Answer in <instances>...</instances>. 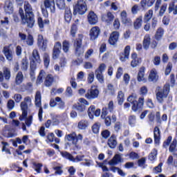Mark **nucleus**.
Listing matches in <instances>:
<instances>
[{
    "label": "nucleus",
    "mask_w": 177,
    "mask_h": 177,
    "mask_svg": "<svg viewBox=\"0 0 177 177\" xmlns=\"http://www.w3.org/2000/svg\"><path fill=\"white\" fill-rule=\"evenodd\" d=\"M23 81H24V75H23V72L19 71L15 76V84L16 85H21Z\"/></svg>",
    "instance_id": "393cba45"
},
{
    "label": "nucleus",
    "mask_w": 177,
    "mask_h": 177,
    "mask_svg": "<svg viewBox=\"0 0 177 177\" xmlns=\"http://www.w3.org/2000/svg\"><path fill=\"white\" fill-rule=\"evenodd\" d=\"M87 81L88 84H92V82L95 81V73L93 72H91L88 73Z\"/></svg>",
    "instance_id": "4d7b16f0"
},
{
    "label": "nucleus",
    "mask_w": 177,
    "mask_h": 177,
    "mask_svg": "<svg viewBox=\"0 0 177 177\" xmlns=\"http://www.w3.org/2000/svg\"><path fill=\"white\" fill-rule=\"evenodd\" d=\"M28 106H32V102L31 97L28 96L24 99V102H21L20 104L21 110L22 111V118H26L27 117Z\"/></svg>",
    "instance_id": "423d86ee"
},
{
    "label": "nucleus",
    "mask_w": 177,
    "mask_h": 177,
    "mask_svg": "<svg viewBox=\"0 0 177 177\" xmlns=\"http://www.w3.org/2000/svg\"><path fill=\"white\" fill-rule=\"evenodd\" d=\"M102 20L106 23V24H110L113 22V20H114V15L110 12L104 14L102 15Z\"/></svg>",
    "instance_id": "dca6fc26"
},
{
    "label": "nucleus",
    "mask_w": 177,
    "mask_h": 177,
    "mask_svg": "<svg viewBox=\"0 0 177 177\" xmlns=\"http://www.w3.org/2000/svg\"><path fill=\"white\" fill-rule=\"evenodd\" d=\"M47 76L48 75H46V72L44 70H41L36 80L37 85H41V84L44 82V80L46 79Z\"/></svg>",
    "instance_id": "6ab92c4d"
},
{
    "label": "nucleus",
    "mask_w": 177,
    "mask_h": 177,
    "mask_svg": "<svg viewBox=\"0 0 177 177\" xmlns=\"http://www.w3.org/2000/svg\"><path fill=\"white\" fill-rule=\"evenodd\" d=\"M27 68H28V60L26 58H24L21 61V69L26 71Z\"/></svg>",
    "instance_id": "864d4df0"
},
{
    "label": "nucleus",
    "mask_w": 177,
    "mask_h": 177,
    "mask_svg": "<svg viewBox=\"0 0 177 177\" xmlns=\"http://www.w3.org/2000/svg\"><path fill=\"white\" fill-rule=\"evenodd\" d=\"M42 163H33V168L37 174H41V169H42Z\"/></svg>",
    "instance_id": "49530a36"
},
{
    "label": "nucleus",
    "mask_w": 177,
    "mask_h": 177,
    "mask_svg": "<svg viewBox=\"0 0 177 177\" xmlns=\"http://www.w3.org/2000/svg\"><path fill=\"white\" fill-rule=\"evenodd\" d=\"M4 10L6 12L8 13V15L13 13V3L10 1H7L6 2Z\"/></svg>",
    "instance_id": "bb28decb"
},
{
    "label": "nucleus",
    "mask_w": 177,
    "mask_h": 177,
    "mask_svg": "<svg viewBox=\"0 0 177 177\" xmlns=\"http://www.w3.org/2000/svg\"><path fill=\"white\" fill-rule=\"evenodd\" d=\"M153 135H154V142L156 145H158L160 143V139H161L160 131L158 127H156L154 128Z\"/></svg>",
    "instance_id": "5701e85b"
},
{
    "label": "nucleus",
    "mask_w": 177,
    "mask_h": 177,
    "mask_svg": "<svg viewBox=\"0 0 177 177\" xmlns=\"http://www.w3.org/2000/svg\"><path fill=\"white\" fill-rule=\"evenodd\" d=\"M52 84H53V76L48 74L46 77L44 84L46 86H52Z\"/></svg>",
    "instance_id": "7c9ffc66"
},
{
    "label": "nucleus",
    "mask_w": 177,
    "mask_h": 177,
    "mask_svg": "<svg viewBox=\"0 0 177 177\" xmlns=\"http://www.w3.org/2000/svg\"><path fill=\"white\" fill-rule=\"evenodd\" d=\"M41 92L40 91H37L35 96V104L36 107H38L39 109V113H38V117H39V120L42 122V114L44 113V110L42 109V102H41Z\"/></svg>",
    "instance_id": "0eeeda50"
},
{
    "label": "nucleus",
    "mask_w": 177,
    "mask_h": 177,
    "mask_svg": "<svg viewBox=\"0 0 177 177\" xmlns=\"http://www.w3.org/2000/svg\"><path fill=\"white\" fill-rule=\"evenodd\" d=\"M25 122L27 127H31V124H32V115H30L28 118H26Z\"/></svg>",
    "instance_id": "338daca9"
},
{
    "label": "nucleus",
    "mask_w": 177,
    "mask_h": 177,
    "mask_svg": "<svg viewBox=\"0 0 177 177\" xmlns=\"http://www.w3.org/2000/svg\"><path fill=\"white\" fill-rule=\"evenodd\" d=\"M62 49L64 52H65V53H67V52H68L70 49V43L68 41L65 40L62 43Z\"/></svg>",
    "instance_id": "de8ad7c7"
},
{
    "label": "nucleus",
    "mask_w": 177,
    "mask_h": 177,
    "mask_svg": "<svg viewBox=\"0 0 177 177\" xmlns=\"http://www.w3.org/2000/svg\"><path fill=\"white\" fill-rule=\"evenodd\" d=\"M145 80V67H141L138 74V82H142Z\"/></svg>",
    "instance_id": "473e14b6"
},
{
    "label": "nucleus",
    "mask_w": 177,
    "mask_h": 177,
    "mask_svg": "<svg viewBox=\"0 0 177 177\" xmlns=\"http://www.w3.org/2000/svg\"><path fill=\"white\" fill-rule=\"evenodd\" d=\"M60 154L63 158H66V160H68L69 161H72L73 155L67 151H61Z\"/></svg>",
    "instance_id": "37998d69"
},
{
    "label": "nucleus",
    "mask_w": 177,
    "mask_h": 177,
    "mask_svg": "<svg viewBox=\"0 0 177 177\" xmlns=\"http://www.w3.org/2000/svg\"><path fill=\"white\" fill-rule=\"evenodd\" d=\"M143 24V17L140 16L138 18L136 19L133 23V27L135 30H139L140 27H142V24Z\"/></svg>",
    "instance_id": "cd10ccee"
},
{
    "label": "nucleus",
    "mask_w": 177,
    "mask_h": 177,
    "mask_svg": "<svg viewBox=\"0 0 177 177\" xmlns=\"http://www.w3.org/2000/svg\"><path fill=\"white\" fill-rule=\"evenodd\" d=\"M61 50L62 43L57 41L55 43L54 48L53 50V59H54V60H56V59H59Z\"/></svg>",
    "instance_id": "f8f14e48"
},
{
    "label": "nucleus",
    "mask_w": 177,
    "mask_h": 177,
    "mask_svg": "<svg viewBox=\"0 0 177 177\" xmlns=\"http://www.w3.org/2000/svg\"><path fill=\"white\" fill-rule=\"evenodd\" d=\"M55 102H57V109H59V110H64L66 107V104L64 103V102H63V100H62V98H60V97H56Z\"/></svg>",
    "instance_id": "c756f323"
},
{
    "label": "nucleus",
    "mask_w": 177,
    "mask_h": 177,
    "mask_svg": "<svg viewBox=\"0 0 177 177\" xmlns=\"http://www.w3.org/2000/svg\"><path fill=\"white\" fill-rule=\"evenodd\" d=\"M41 56L39 55V52L38 50L34 49L32 53V56L30 57V64H41Z\"/></svg>",
    "instance_id": "9d476101"
},
{
    "label": "nucleus",
    "mask_w": 177,
    "mask_h": 177,
    "mask_svg": "<svg viewBox=\"0 0 177 177\" xmlns=\"http://www.w3.org/2000/svg\"><path fill=\"white\" fill-rule=\"evenodd\" d=\"M84 158H85V155H77L75 157L72 156V162H81V161H84Z\"/></svg>",
    "instance_id": "58836bf2"
},
{
    "label": "nucleus",
    "mask_w": 177,
    "mask_h": 177,
    "mask_svg": "<svg viewBox=\"0 0 177 177\" xmlns=\"http://www.w3.org/2000/svg\"><path fill=\"white\" fill-rule=\"evenodd\" d=\"M108 146L110 149H115L117 147V137L113 134L108 140Z\"/></svg>",
    "instance_id": "412c9836"
},
{
    "label": "nucleus",
    "mask_w": 177,
    "mask_h": 177,
    "mask_svg": "<svg viewBox=\"0 0 177 177\" xmlns=\"http://www.w3.org/2000/svg\"><path fill=\"white\" fill-rule=\"evenodd\" d=\"M124 160L122 159V153L115 154L113 158L109 162V165H117L120 162H122Z\"/></svg>",
    "instance_id": "4468645a"
},
{
    "label": "nucleus",
    "mask_w": 177,
    "mask_h": 177,
    "mask_svg": "<svg viewBox=\"0 0 177 177\" xmlns=\"http://www.w3.org/2000/svg\"><path fill=\"white\" fill-rule=\"evenodd\" d=\"M157 158V151L156 149H153L149 156V160H150L151 161L154 160L155 158Z\"/></svg>",
    "instance_id": "13d9d810"
},
{
    "label": "nucleus",
    "mask_w": 177,
    "mask_h": 177,
    "mask_svg": "<svg viewBox=\"0 0 177 177\" xmlns=\"http://www.w3.org/2000/svg\"><path fill=\"white\" fill-rule=\"evenodd\" d=\"M65 139H66L68 142H71V147L73 149V150L76 151L81 150V142L84 140V136H82V134H77V133L73 131L66 135L65 136Z\"/></svg>",
    "instance_id": "f03ea898"
},
{
    "label": "nucleus",
    "mask_w": 177,
    "mask_h": 177,
    "mask_svg": "<svg viewBox=\"0 0 177 177\" xmlns=\"http://www.w3.org/2000/svg\"><path fill=\"white\" fill-rule=\"evenodd\" d=\"M149 80L152 82H157L158 80V75H157V71H156V69H152L151 71L149 76Z\"/></svg>",
    "instance_id": "a878e982"
},
{
    "label": "nucleus",
    "mask_w": 177,
    "mask_h": 177,
    "mask_svg": "<svg viewBox=\"0 0 177 177\" xmlns=\"http://www.w3.org/2000/svg\"><path fill=\"white\" fill-rule=\"evenodd\" d=\"M82 35H80V38L79 39H76V40L74 42V48H80L81 46H82Z\"/></svg>",
    "instance_id": "a18cd8bd"
},
{
    "label": "nucleus",
    "mask_w": 177,
    "mask_h": 177,
    "mask_svg": "<svg viewBox=\"0 0 177 177\" xmlns=\"http://www.w3.org/2000/svg\"><path fill=\"white\" fill-rule=\"evenodd\" d=\"M99 96V90L96 88L95 86H92L91 89L87 91V93L85 95L86 99H96Z\"/></svg>",
    "instance_id": "9b49d317"
},
{
    "label": "nucleus",
    "mask_w": 177,
    "mask_h": 177,
    "mask_svg": "<svg viewBox=\"0 0 177 177\" xmlns=\"http://www.w3.org/2000/svg\"><path fill=\"white\" fill-rule=\"evenodd\" d=\"M106 68H107V66H106V64L102 63L95 71V77L97 81L100 82V84L104 83V75H103V73L106 71Z\"/></svg>",
    "instance_id": "39448f33"
},
{
    "label": "nucleus",
    "mask_w": 177,
    "mask_h": 177,
    "mask_svg": "<svg viewBox=\"0 0 177 177\" xmlns=\"http://www.w3.org/2000/svg\"><path fill=\"white\" fill-rule=\"evenodd\" d=\"M26 44L27 45H29V46H31L34 45V37L31 35H28L26 38Z\"/></svg>",
    "instance_id": "6e6d98bb"
},
{
    "label": "nucleus",
    "mask_w": 177,
    "mask_h": 177,
    "mask_svg": "<svg viewBox=\"0 0 177 177\" xmlns=\"http://www.w3.org/2000/svg\"><path fill=\"white\" fill-rule=\"evenodd\" d=\"M43 57L44 66L46 67V68H48V67H49V63H50V57H49V55L48 53H44Z\"/></svg>",
    "instance_id": "a19ab883"
},
{
    "label": "nucleus",
    "mask_w": 177,
    "mask_h": 177,
    "mask_svg": "<svg viewBox=\"0 0 177 177\" xmlns=\"http://www.w3.org/2000/svg\"><path fill=\"white\" fill-rule=\"evenodd\" d=\"M121 21L123 24H132V20L128 18L127 11L123 10L120 14Z\"/></svg>",
    "instance_id": "aec40b11"
},
{
    "label": "nucleus",
    "mask_w": 177,
    "mask_h": 177,
    "mask_svg": "<svg viewBox=\"0 0 177 177\" xmlns=\"http://www.w3.org/2000/svg\"><path fill=\"white\" fill-rule=\"evenodd\" d=\"M57 6L61 10L66 9V1L64 0H55Z\"/></svg>",
    "instance_id": "79ce46f5"
},
{
    "label": "nucleus",
    "mask_w": 177,
    "mask_h": 177,
    "mask_svg": "<svg viewBox=\"0 0 177 177\" xmlns=\"http://www.w3.org/2000/svg\"><path fill=\"white\" fill-rule=\"evenodd\" d=\"M77 31H78V27L77 24H73L71 28V35L72 37H75V34H77Z\"/></svg>",
    "instance_id": "09e8293b"
},
{
    "label": "nucleus",
    "mask_w": 177,
    "mask_h": 177,
    "mask_svg": "<svg viewBox=\"0 0 177 177\" xmlns=\"http://www.w3.org/2000/svg\"><path fill=\"white\" fill-rule=\"evenodd\" d=\"M156 95V100L158 103H164L166 97H168V93H169V84L164 86L163 88L160 86H157L155 91Z\"/></svg>",
    "instance_id": "20e7f679"
},
{
    "label": "nucleus",
    "mask_w": 177,
    "mask_h": 177,
    "mask_svg": "<svg viewBox=\"0 0 177 177\" xmlns=\"http://www.w3.org/2000/svg\"><path fill=\"white\" fill-rule=\"evenodd\" d=\"M130 52H131V46H127L124 48V53L120 54V59L122 62H127V60H128V59H129V53Z\"/></svg>",
    "instance_id": "f3484780"
},
{
    "label": "nucleus",
    "mask_w": 177,
    "mask_h": 177,
    "mask_svg": "<svg viewBox=\"0 0 177 177\" xmlns=\"http://www.w3.org/2000/svg\"><path fill=\"white\" fill-rule=\"evenodd\" d=\"M93 133H99V129H100V124L95 123L92 127Z\"/></svg>",
    "instance_id": "680f3d73"
},
{
    "label": "nucleus",
    "mask_w": 177,
    "mask_h": 177,
    "mask_svg": "<svg viewBox=\"0 0 177 177\" xmlns=\"http://www.w3.org/2000/svg\"><path fill=\"white\" fill-rule=\"evenodd\" d=\"M87 19L89 24H91V26H95V24H96V23H97L99 20V19L97 18V15L93 11H90L88 12Z\"/></svg>",
    "instance_id": "ddd939ff"
},
{
    "label": "nucleus",
    "mask_w": 177,
    "mask_h": 177,
    "mask_svg": "<svg viewBox=\"0 0 177 177\" xmlns=\"http://www.w3.org/2000/svg\"><path fill=\"white\" fill-rule=\"evenodd\" d=\"M176 145H177V140L174 138L169 148V151H170V153H173V151H175V149H176Z\"/></svg>",
    "instance_id": "3c124183"
},
{
    "label": "nucleus",
    "mask_w": 177,
    "mask_h": 177,
    "mask_svg": "<svg viewBox=\"0 0 177 177\" xmlns=\"http://www.w3.org/2000/svg\"><path fill=\"white\" fill-rule=\"evenodd\" d=\"M125 94L122 92V91H120L118 93V103L119 106H122L124 101L125 100Z\"/></svg>",
    "instance_id": "c85d7f7f"
},
{
    "label": "nucleus",
    "mask_w": 177,
    "mask_h": 177,
    "mask_svg": "<svg viewBox=\"0 0 177 177\" xmlns=\"http://www.w3.org/2000/svg\"><path fill=\"white\" fill-rule=\"evenodd\" d=\"M95 108L94 106H91L88 109V117L89 118H91V120L93 119V115L95 114Z\"/></svg>",
    "instance_id": "8fccbe9b"
},
{
    "label": "nucleus",
    "mask_w": 177,
    "mask_h": 177,
    "mask_svg": "<svg viewBox=\"0 0 177 177\" xmlns=\"http://www.w3.org/2000/svg\"><path fill=\"white\" fill-rule=\"evenodd\" d=\"M74 10L79 15H85V13H86V10H88L85 1L77 0L74 7Z\"/></svg>",
    "instance_id": "6e6552de"
},
{
    "label": "nucleus",
    "mask_w": 177,
    "mask_h": 177,
    "mask_svg": "<svg viewBox=\"0 0 177 177\" xmlns=\"http://www.w3.org/2000/svg\"><path fill=\"white\" fill-rule=\"evenodd\" d=\"M129 158H131V160H138L139 155L136 153V152H131L129 154Z\"/></svg>",
    "instance_id": "774afa93"
},
{
    "label": "nucleus",
    "mask_w": 177,
    "mask_h": 177,
    "mask_svg": "<svg viewBox=\"0 0 177 177\" xmlns=\"http://www.w3.org/2000/svg\"><path fill=\"white\" fill-rule=\"evenodd\" d=\"M24 8L25 10V15L23 8H20L19 10L21 23L24 26H27L29 28H32L35 24L34 12H32V6H31V4H30L28 1H25Z\"/></svg>",
    "instance_id": "f257e3e1"
},
{
    "label": "nucleus",
    "mask_w": 177,
    "mask_h": 177,
    "mask_svg": "<svg viewBox=\"0 0 177 177\" xmlns=\"http://www.w3.org/2000/svg\"><path fill=\"white\" fill-rule=\"evenodd\" d=\"M3 52L7 60H9L10 62V60L13 59V53L12 52V50H10V49L9 48V46H5L3 48Z\"/></svg>",
    "instance_id": "b1692460"
},
{
    "label": "nucleus",
    "mask_w": 177,
    "mask_h": 177,
    "mask_svg": "<svg viewBox=\"0 0 177 177\" xmlns=\"http://www.w3.org/2000/svg\"><path fill=\"white\" fill-rule=\"evenodd\" d=\"M37 70V64H30V76L32 80H35V71Z\"/></svg>",
    "instance_id": "ea45409f"
},
{
    "label": "nucleus",
    "mask_w": 177,
    "mask_h": 177,
    "mask_svg": "<svg viewBox=\"0 0 177 177\" xmlns=\"http://www.w3.org/2000/svg\"><path fill=\"white\" fill-rule=\"evenodd\" d=\"M172 71V64L169 63L165 70V75H169Z\"/></svg>",
    "instance_id": "69168bd1"
},
{
    "label": "nucleus",
    "mask_w": 177,
    "mask_h": 177,
    "mask_svg": "<svg viewBox=\"0 0 177 177\" xmlns=\"http://www.w3.org/2000/svg\"><path fill=\"white\" fill-rule=\"evenodd\" d=\"M129 124L131 127H135L136 124V116L135 115H131L129 116Z\"/></svg>",
    "instance_id": "c03bdc74"
},
{
    "label": "nucleus",
    "mask_w": 177,
    "mask_h": 177,
    "mask_svg": "<svg viewBox=\"0 0 177 177\" xmlns=\"http://www.w3.org/2000/svg\"><path fill=\"white\" fill-rule=\"evenodd\" d=\"M164 35V29L162 28H158L156 33L155 35V38L157 39V41H160L161 38H162V36Z\"/></svg>",
    "instance_id": "f704fd0d"
},
{
    "label": "nucleus",
    "mask_w": 177,
    "mask_h": 177,
    "mask_svg": "<svg viewBox=\"0 0 177 177\" xmlns=\"http://www.w3.org/2000/svg\"><path fill=\"white\" fill-rule=\"evenodd\" d=\"M151 17H153V10H149L145 15L144 23H147L149 21H150V20H151Z\"/></svg>",
    "instance_id": "72a5a7b5"
},
{
    "label": "nucleus",
    "mask_w": 177,
    "mask_h": 177,
    "mask_svg": "<svg viewBox=\"0 0 177 177\" xmlns=\"http://www.w3.org/2000/svg\"><path fill=\"white\" fill-rule=\"evenodd\" d=\"M40 9L44 17H48V12H51V13H55V10H56L55 0H44L41 1L40 5Z\"/></svg>",
    "instance_id": "7ed1b4c3"
},
{
    "label": "nucleus",
    "mask_w": 177,
    "mask_h": 177,
    "mask_svg": "<svg viewBox=\"0 0 177 177\" xmlns=\"http://www.w3.org/2000/svg\"><path fill=\"white\" fill-rule=\"evenodd\" d=\"M173 12L174 15H177V6H174V3H171L169 6V12L171 13Z\"/></svg>",
    "instance_id": "5fc2aeb1"
},
{
    "label": "nucleus",
    "mask_w": 177,
    "mask_h": 177,
    "mask_svg": "<svg viewBox=\"0 0 177 177\" xmlns=\"http://www.w3.org/2000/svg\"><path fill=\"white\" fill-rule=\"evenodd\" d=\"M108 91L110 95H115V88H114V86L111 84H109L107 85Z\"/></svg>",
    "instance_id": "bf43d9fd"
},
{
    "label": "nucleus",
    "mask_w": 177,
    "mask_h": 177,
    "mask_svg": "<svg viewBox=\"0 0 177 177\" xmlns=\"http://www.w3.org/2000/svg\"><path fill=\"white\" fill-rule=\"evenodd\" d=\"M118 38H120V33L118 32H113L109 39V43L110 45H115L118 42Z\"/></svg>",
    "instance_id": "a211bd4d"
},
{
    "label": "nucleus",
    "mask_w": 177,
    "mask_h": 177,
    "mask_svg": "<svg viewBox=\"0 0 177 177\" xmlns=\"http://www.w3.org/2000/svg\"><path fill=\"white\" fill-rule=\"evenodd\" d=\"M46 142H50V143H52L53 140H55V134L53 133H50L47 136Z\"/></svg>",
    "instance_id": "0e129e2a"
},
{
    "label": "nucleus",
    "mask_w": 177,
    "mask_h": 177,
    "mask_svg": "<svg viewBox=\"0 0 177 177\" xmlns=\"http://www.w3.org/2000/svg\"><path fill=\"white\" fill-rule=\"evenodd\" d=\"M100 34V29L97 26L93 27L90 30L91 41H95Z\"/></svg>",
    "instance_id": "2eb2a0df"
},
{
    "label": "nucleus",
    "mask_w": 177,
    "mask_h": 177,
    "mask_svg": "<svg viewBox=\"0 0 177 177\" xmlns=\"http://www.w3.org/2000/svg\"><path fill=\"white\" fill-rule=\"evenodd\" d=\"M151 38L150 37V35H145L143 39V48L145 49V50H147L150 47Z\"/></svg>",
    "instance_id": "4be33fe9"
},
{
    "label": "nucleus",
    "mask_w": 177,
    "mask_h": 177,
    "mask_svg": "<svg viewBox=\"0 0 177 177\" xmlns=\"http://www.w3.org/2000/svg\"><path fill=\"white\" fill-rule=\"evenodd\" d=\"M92 55H93V49L90 48L86 52L84 59H89Z\"/></svg>",
    "instance_id": "e2e57ef3"
},
{
    "label": "nucleus",
    "mask_w": 177,
    "mask_h": 177,
    "mask_svg": "<svg viewBox=\"0 0 177 177\" xmlns=\"http://www.w3.org/2000/svg\"><path fill=\"white\" fill-rule=\"evenodd\" d=\"M143 104H145V97H140L138 101H134L133 102L131 110L134 111V113L142 111L143 109Z\"/></svg>",
    "instance_id": "1a4fd4ad"
},
{
    "label": "nucleus",
    "mask_w": 177,
    "mask_h": 177,
    "mask_svg": "<svg viewBox=\"0 0 177 177\" xmlns=\"http://www.w3.org/2000/svg\"><path fill=\"white\" fill-rule=\"evenodd\" d=\"M3 75H4L5 80H6V81H9L11 77L10 69H9L8 68L4 67L3 68Z\"/></svg>",
    "instance_id": "4c0bfd02"
},
{
    "label": "nucleus",
    "mask_w": 177,
    "mask_h": 177,
    "mask_svg": "<svg viewBox=\"0 0 177 177\" xmlns=\"http://www.w3.org/2000/svg\"><path fill=\"white\" fill-rule=\"evenodd\" d=\"M64 18L66 23H70V21H71V10L69 8L65 10Z\"/></svg>",
    "instance_id": "c9c22d12"
},
{
    "label": "nucleus",
    "mask_w": 177,
    "mask_h": 177,
    "mask_svg": "<svg viewBox=\"0 0 177 177\" xmlns=\"http://www.w3.org/2000/svg\"><path fill=\"white\" fill-rule=\"evenodd\" d=\"M37 23L39 28H44L45 24H49V20L48 19L42 20L41 17H39L37 19Z\"/></svg>",
    "instance_id": "e433bc0d"
},
{
    "label": "nucleus",
    "mask_w": 177,
    "mask_h": 177,
    "mask_svg": "<svg viewBox=\"0 0 177 177\" xmlns=\"http://www.w3.org/2000/svg\"><path fill=\"white\" fill-rule=\"evenodd\" d=\"M77 128L79 129H86L88 128V120H82L78 122Z\"/></svg>",
    "instance_id": "2f4dec72"
},
{
    "label": "nucleus",
    "mask_w": 177,
    "mask_h": 177,
    "mask_svg": "<svg viewBox=\"0 0 177 177\" xmlns=\"http://www.w3.org/2000/svg\"><path fill=\"white\" fill-rule=\"evenodd\" d=\"M136 97V94H131L127 97V102H129L130 103H131V104H133V102H137Z\"/></svg>",
    "instance_id": "052dcab7"
},
{
    "label": "nucleus",
    "mask_w": 177,
    "mask_h": 177,
    "mask_svg": "<svg viewBox=\"0 0 177 177\" xmlns=\"http://www.w3.org/2000/svg\"><path fill=\"white\" fill-rule=\"evenodd\" d=\"M75 51L76 56H81L82 55H84V52H85V50L84 49V48H82V46H81L75 48Z\"/></svg>",
    "instance_id": "603ef678"
}]
</instances>
